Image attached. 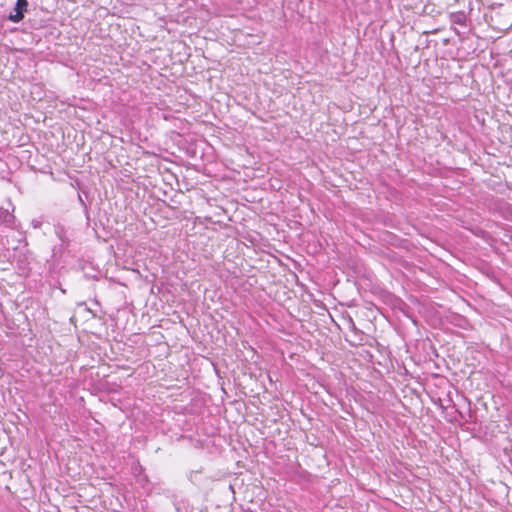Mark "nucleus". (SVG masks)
Wrapping results in <instances>:
<instances>
[{"mask_svg": "<svg viewBox=\"0 0 512 512\" xmlns=\"http://www.w3.org/2000/svg\"><path fill=\"white\" fill-rule=\"evenodd\" d=\"M28 1L27 0H17L15 4L14 14H10L8 19L12 22H19L24 17V12L27 10Z\"/></svg>", "mask_w": 512, "mask_h": 512, "instance_id": "obj_1", "label": "nucleus"}, {"mask_svg": "<svg viewBox=\"0 0 512 512\" xmlns=\"http://www.w3.org/2000/svg\"><path fill=\"white\" fill-rule=\"evenodd\" d=\"M56 234L58 235V237L64 241V229L63 228H57L56 229Z\"/></svg>", "mask_w": 512, "mask_h": 512, "instance_id": "obj_3", "label": "nucleus"}, {"mask_svg": "<svg viewBox=\"0 0 512 512\" xmlns=\"http://www.w3.org/2000/svg\"><path fill=\"white\" fill-rule=\"evenodd\" d=\"M13 219L14 216L7 209L0 208V222L11 224Z\"/></svg>", "mask_w": 512, "mask_h": 512, "instance_id": "obj_2", "label": "nucleus"}]
</instances>
